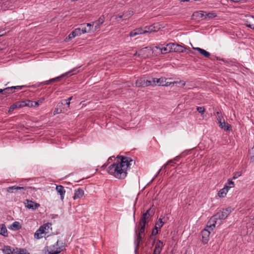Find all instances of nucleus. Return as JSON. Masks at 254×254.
<instances>
[{
  "mask_svg": "<svg viewBox=\"0 0 254 254\" xmlns=\"http://www.w3.org/2000/svg\"><path fill=\"white\" fill-rule=\"evenodd\" d=\"M116 162L109 166L108 173L118 179H124L127 174L133 160L128 157L118 156Z\"/></svg>",
  "mask_w": 254,
  "mask_h": 254,
  "instance_id": "1",
  "label": "nucleus"
},
{
  "mask_svg": "<svg viewBox=\"0 0 254 254\" xmlns=\"http://www.w3.org/2000/svg\"><path fill=\"white\" fill-rule=\"evenodd\" d=\"M229 190L224 186V188L221 189L218 192V195L220 197H224L226 196Z\"/></svg>",
  "mask_w": 254,
  "mask_h": 254,
  "instance_id": "26",
  "label": "nucleus"
},
{
  "mask_svg": "<svg viewBox=\"0 0 254 254\" xmlns=\"http://www.w3.org/2000/svg\"><path fill=\"white\" fill-rule=\"evenodd\" d=\"M72 97H70L69 98H68V99L65 100V101H66V104L69 106V105H70V100L72 99Z\"/></svg>",
  "mask_w": 254,
  "mask_h": 254,
  "instance_id": "49",
  "label": "nucleus"
},
{
  "mask_svg": "<svg viewBox=\"0 0 254 254\" xmlns=\"http://www.w3.org/2000/svg\"><path fill=\"white\" fill-rule=\"evenodd\" d=\"M153 214L154 212L151 208L148 209L142 215V216L139 221V223L146 224L151 220Z\"/></svg>",
  "mask_w": 254,
  "mask_h": 254,
  "instance_id": "9",
  "label": "nucleus"
},
{
  "mask_svg": "<svg viewBox=\"0 0 254 254\" xmlns=\"http://www.w3.org/2000/svg\"><path fill=\"white\" fill-rule=\"evenodd\" d=\"M169 52H173V43H170L167 44Z\"/></svg>",
  "mask_w": 254,
  "mask_h": 254,
  "instance_id": "46",
  "label": "nucleus"
},
{
  "mask_svg": "<svg viewBox=\"0 0 254 254\" xmlns=\"http://www.w3.org/2000/svg\"><path fill=\"white\" fill-rule=\"evenodd\" d=\"M233 209L231 207H227L225 209H223L220 211L218 212L215 215L218 218L219 220H224L232 212Z\"/></svg>",
  "mask_w": 254,
  "mask_h": 254,
  "instance_id": "8",
  "label": "nucleus"
},
{
  "mask_svg": "<svg viewBox=\"0 0 254 254\" xmlns=\"http://www.w3.org/2000/svg\"><path fill=\"white\" fill-rule=\"evenodd\" d=\"M145 79L144 78H140L138 79L135 82V84L136 86L138 87H142L144 86V83H145Z\"/></svg>",
  "mask_w": 254,
  "mask_h": 254,
  "instance_id": "35",
  "label": "nucleus"
},
{
  "mask_svg": "<svg viewBox=\"0 0 254 254\" xmlns=\"http://www.w3.org/2000/svg\"><path fill=\"white\" fill-rule=\"evenodd\" d=\"M158 233V229H156L155 227L154 229H153L151 233V235H156Z\"/></svg>",
  "mask_w": 254,
  "mask_h": 254,
  "instance_id": "47",
  "label": "nucleus"
},
{
  "mask_svg": "<svg viewBox=\"0 0 254 254\" xmlns=\"http://www.w3.org/2000/svg\"><path fill=\"white\" fill-rule=\"evenodd\" d=\"M25 87V86H24V85L11 86L12 90H14V91L16 89V90H21Z\"/></svg>",
  "mask_w": 254,
  "mask_h": 254,
  "instance_id": "44",
  "label": "nucleus"
},
{
  "mask_svg": "<svg viewBox=\"0 0 254 254\" xmlns=\"http://www.w3.org/2000/svg\"><path fill=\"white\" fill-rule=\"evenodd\" d=\"M164 246V244L162 241L160 240H157L155 244L153 254H160Z\"/></svg>",
  "mask_w": 254,
  "mask_h": 254,
  "instance_id": "13",
  "label": "nucleus"
},
{
  "mask_svg": "<svg viewBox=\"0 0 254 254\" xmlns=\"http://www.w3.org/2000/svg\"><path fill=\"white\" fill-rule=\"evenodd\" d=\"M83 190L81 188H78L75 190L73 198L74 200L80 198L83 195Z\"/></svg>",
  "mask_w": 254,
  "mask_h": 254,
  "instance_id": "18",
  "label": "nucleus"
},
{
  "mask_svg": "<svg viewBox=\"0 0 254 254\" xmlns=\"http://www.w3.org/2000/svg\"><path fill=\"white\" fill-rule=\"evenodd\" d=\"M163 80H164L163 78H154L153 79V81L154 84H155V83L156 82L159 85L165 86H168L171 84H177V83H179L181 84V86L182 87H184L186 84L185 82H184V81L180 80L179 81H176L170 82V81H166L167 80L166 79H165V80L164 81H163Z\"/></svg>",
  "mask_w": 254,
  "mask_h": 254,
  "instance_id": "6",
  "label": "nucleus"
},
{
  "mask_svg": "<svg viewBox=\"0 0 254 254\" xmlns=\"http://www.w3.org/2000/svg\"><path fill=\"white\" fill-rule=\"evenodd\" d=\"M216 16L217 14L214 12H206V14H205V20H210L216 17Z\"/></svg>",
  "mask_w": 254,
  "mask_h": 254,
  "instance_id": "33",
  "label": "nucleus"
},
{
  "mask_svg": "<svg viewBox=\"0 0 254 254\" xmlns=\"http://www.w3.org/2000/svg\"><path fill=\"white\" fill-rule=\"evenodd\" d=\"M163 27L159 23H154L150 26H146L143 28V30L144 31V34L146 33H151L153 32L158 31Z\"/></svg>",
  "mask_w": 254,
  "mask_h": 254,
  "instance_id": "10",
  "label": "nucleus"
},
{
  "mask_svg": "<svg viewBox=\"0 0 254 254\" xmlns=\"http://www.w3.org/2000/svg\"><path fill=\"white\" fill-rule=\"evenodd\" d=\"M106 165L105 164H104L102 167L104 169L106 167Z\"/></svg>",
  "mask_w": 254,
  "mask_h": 254,
  "instance_id": "53",
  "label": "nucleus"
},
{
  "mask_svg": "<svg viewBox=\"0 0 254 254\" xmlns=\"http://www.w3.org/2000/svg\"><path fill=\"white\" fill-rule=\"evenodd\" d=\"M22 105H23V107L28 106L29 107H36L34 106L35 102L32 101L26 100L24 101H21Z\"/></svg>",
  "mask_w": 254,
  "mask_h": 254,
  "instance_id": "31",
  "label": "nucleus"
},
{
  "mask_svg": "<svg viewBox=\"0 0 254 254\" xmlns=\"http://www.w3.org/2000/svg\"><path fill=\"white\" fill-rule=\"evenodd\" d=\"M189 0H181V1H188Z\"/></svg>",
  "mask_w": 254,
  "mask_h": 254,
  "instance_id": "54",
  "label": "nucleus"
},
{
  "mask_svg": "<svg viewBox=\"0 0 254 254\" xmlns=\"http://www.w3.org/2000/svg\"><path fill=\"white\" fill-rule=\"evenodd\" d=\"M39 206L40 204L39 203L33 202L32 201H30V203H28L27 205L28 208L32 209L33 210L37 209Z\"/></svg>",
  "mask_w": 254,
  "mask_h": 254,
  "instance_id": "32",
  "label": "nucleus"
},
{
  "mask_svg": "<svg viewBox=\"0 0 254 254\" xmlns=\"http://www.w3.org/2000/svg\"><path fill=\"white\" fill-rule=\"evenodd\" d=\"M85 26V27L86 29L87 33L94 32H95L93 23H83Z\"/></svg>",
  "mask_w": 254,
  "mask_h": 254,
  "instance_id": "29",
  "label": "nucleus"
},
{
  "mask_svg": "<svg viewBox=\"0 0 254 254\" xmlns=\"http://www.w3.org/2000/svg\"><path fill=\"white\" fill-rule=\"evenodd\" d=\"M0 235L4 237L7 236V231L5 225L4 224H0Z\"/></svg>",
  "mask_w": 254,
  "mask_h": 254,
  "instance_id": "27",
  "label": "nucleus"
},
{
  "mask_svg": "<svg viewBox=\"0 0 254 254\" xmlns=\"http://www.w3.org/2000/svg\"><path fill=\"white\" fill-rule=\"evenodd\" d=\"M84 24H81L79 27L75 28L71 33H70L68 37L66 38V41H69L76 36H80L81 35L87 33V30L85 27Z\"/></svg>",
  "mask_w": 254,
  "mask_h": 254,
  "instance_id": "3",
  "label": "nucleus"
},
{
  "mask_svg": "<svg viewBox=\"0 0 254 254\" xmlns=\"http://www.w3.org/2000/svg\"><path fill=\"white\" fill-rule=\"evenodd\" d=\"M155 48L159 50V51L162 54H165L170 53L167 44L164 46L163 45L155 46Z\"/></svg>",
  "mask_w": 254,
  "mask_h": 254,
  "instance_id": "21",
  "label": "nucleus"
},
{
  "mask_svg": "<svg viewBox=\"0 0 254 254\" xmlns=\"http://www.w3.org/2000/svg\"><path fill=\"white\" fill-rule=\"evenodd\" d=\"M26 189L25 187H18L16 186H13L11 187H8L6 189L7 192L9 193H13L15 191H17L18 190H25Z\"/></svg>",
  "mask_w": 254,
  "mask_h": 254,
  "instance_id": "20",
  "label": "nucleus"
},
{
  "mask_svg": "<svg viewBox=\"0 0 254 254\" xmlns=\"http://www.w3.org/2000/svg\"><path fill=\"white\" fill-rule=\"evenodd\" d=\"M23 107V105H22L21 102H18L15 104H12L9 108L8 112H12L14 109L18 108Z\"/></svg>",
  "mask_w": 254,
  "mask_h": 254,
  "instance_id": "28",
  "label": "nucleus"
},
{
  "mask_svg": "<svg viewBox=\"0 0 254 254\" xmlns=\"http://www.w3.org/2000/svg\"><path fill=\"white\" fill-rule=\"evenodd\" d=\"M193 49L197 51L200 54L203 55L205 57H209L210 56V53L205 50L201 49L200 48L196 47L194 48L193 47Z\"/></svg>",
  "mask_w": 254,
  "mask_h": 254,
  "instance_id": "25",
  "label": "nucleus"
},
{
  "mask_svg": "<svg viewBox=\"0 0 254 254\" xmlns=\"http://www.w3.org/2000/svg\"><path fill=\"white\" fill-rule=\"evenodd\" d=\"M110 160H112V157H110L108 159V161H109Z\"/></svg>",
  "mask_w": 254,
  "mask_h": 254,
  "instance_id": "57",
  "label": "nucleus"
},
{
  "mask_svg": "<svg viewBox=\"0 0 254 254\" xmlns=\"http://www.w3.org/2000/svg\"><path fill=\"white\" fill-rule=\"evenodd\" d=\"M197 111L200 113H203L205 110L204 107H197L196 108Z\"/></svg>",
  "mask_w": 254,
  "mask_h": 254,
  "instance_id": "45",
  "label": "nucleus"
},
{
  "mask_svg": "<svg viewBox=\"0 0 254 254\" xmlns=\"http://www.w3.org/2000/svg\"><path fill=\"white\" fill-rule=\"evenodd\" d=\"M144 34V31L143 30V28L139 27L136 28L132 31H130L129 34V36L130 37H133L136 36L138 35L143 34Z\"/></svg>",
  "mask_w": 254,
  "mask_h": 254,
  "instance_id": "14",
  "label": "nucleus"
},
{
  "mask_svg": "<svg viewBox=\"0 0 254 254\" xmlns=\"http://www.w3.org/2000/svg\"><path fill=\"white\" fill-rule=\"evenodd\" d=\"M3 92H4V89H0V93L3 94Z\"/></svg>",
  "mask_w": 254,
  "mask_h": 254,
  "instance_id": "50",
  "label": "nucleus"
},
{
  "mask_svg": "<svg viewBox=\"0 0 254 254\" xmlns=\"http://www.w3.org/2000/svg\"><path fill=\"white\" fill-rule=\"evenodd\" d=\"M56 190L58 193L60 195V198L63 200L65 193V190L64 187L62 185H58L56 186Z\"/></svg>",
  "mask_w": 254,
  "mask_h": 254,
  "instance_id": "15",
  "label": "nucleus"
},
{
  "mask_svg": "<svg viewBox=\"0 0 254 254\" xmlns=\"http://www.w3.org/2000/svg\"><path fill=\"white\" fill-rule=\"evenodd\" d=\"M243 21L248 27L254 29V16L250 15H246Z\"/></svg>",
  "mask_w": 254,
  "mask_h": 254,
  "instance_id": "11",
  "label": "nucleus"
},
{
  "mask_svg": "<svg viewBox=\"0 0 254 254\" xmlns=\"http://www.w3.org/2000/svg\"><path fill=\"white\" fill-rule=\"evenodd\" d=\"M221 220H219L217 216L215 214L212 216L208 221L206 227L208 228L210 230H213L217 224L219 226L221 224Z\"/></svg>",
  "mask_w": 254,
  "mask_h": 254,
  "instance_id": "7",
  "label": "nucleus"
},
{
  "mask_svg": "<svg viewBox=\"0 0 254 254\" xmlns=\"http://www.w3.org/2000/svg\"><path fill=\"white\" fill-rule=\"evenodd\" d=\"M225 186L229 190L231 188L234 187V183L231 180H228Z\"/></svg>",
  "mask_w": 254,
  "mask_h": 254,
  "instance_id": "37",
  "label": "nucleus"
},
{
  "mask_svg": "<svg viewBox=\"0 0 254 254\" xmlns=\"http://www.w3.org/2000/svg\"><path fill=\"white\" fill-rule=\"evenodd\" d=\"M242 175V173L240 171L236 172L234 173V175L233 177V179H236L240 176Z\"/></svg>",
  "mask_w": 254,
  "mask_h": 254,
  "instance_id": "43",
  "label": "nucleus"
},
{
  "mask_svg": "<svg viewBox=\"0 0 254 254\" xmlns=\"http://www.w3.org/2000/svg\"><path fill=\"white\" fill-rule=\"evenodd\" d=\"M154 78H153L151 80H147V79H145V83H144V86H150V85H152V86H154V85H156V84H157V83H155V84H154L153 83V79Z\"/></svg>",
  "mask_w": 254,
  "mask_h": 254,
  "instance_id": "38",
  "label": "nucleus"
},
{
  "mask_svg": "<svg viewBox=\"0 0 254 254\" xmlns=\"http://www.w3.org/2000/svg\"><path fill=\"white\" fill-rule=\"evenodd\" d=\"M2 252L4 254H13L14 250H12L10 246H4L2 249Z\"/></svg>",
  "mask_w": 254,
  "mask_h": 254,
  "instance_id": "30",
  "label": "nucleus"
},
{
  "mask_svg": "<svg viewBox=\"0 0 254 254\" xmlns=\"http://www.w3.org/2000/svg\"><path fill=\"white\" fill-rule=\"evenodd\" d=\"M136 241H137V246H138L139 243L138 244L137 239H136V241H135V242H136Z\"/></svg>",
  "mask_w": 254,
  "mask_h": 254,
  "instance_id": "55",
  "label": "nucleus"
},
{
  "mask_svg": "<svg viewBox=\"0 0 254 254\" xmlns=\"http://www.w3.org/2000/svg\"><path fill=\"white\" fill-rule=\"evenodd\" d=\"M8 228L13 231H16L20 229L21 228V226L20 223L18 221L14 222Z\"/></svg>",
  "mask_w": 254,
  "mask_h": 254,
  "instance_id": "22",
  "label": "nucleus"
},
{
  "mask_svg": "<svg viewBox=\"0 0 254 254\" xmlns=\"http://www.w3.org/2000/svg\"><path fill=\"white\" fill-rule=\"evenodd\" d=\"M145 51V50L144 49H141L139 50L138 52H136L134 54V56L135 57H140L141 55H142Z\"/></svg>",
  "mask_w": 254,
  "mask_h": 254,
  "instance_id": "42",
  "label": "nucleus"
},
{
  "mask_svg": "<svg viewBox=\"0 0 254 254\" xmlns=\"http://www.w3.org/2000/svg\"><path fill=\"white\" fill-rule=\"evenodd\" d=\"M52 224L47 223L41 225L34 234V238L36 239H40L50 233V231L52 230Z\"/></svg>",
  "mask_w": 254,
  "mask_h": 254,
  "instance_id": "2",
  "label": "nucleus"
},
{
  "mask_svg": "<svg viewBox=\"0 0 254 254\" xmlns=\"http://www.w3.org/2000/svg\"><path fill=\"white\" fill-rule=\"evenodd\" d=\"M64 244L61 241H57L56 244L49 247V254H58L63 251Z\"/></svg>",
  "mask_w": 254,
  "mask_h": 254,
  "instance_id": "4",
  "label": "nucleus"
},
{
  "mask_svg": "<svg viewBox=\"0 0 254 254\" xmlns=\"http://www.w3.org/2000/svg\"><path fill=\"white\" fill-rule=\"evenodd\" d=\"M215 115L216 116L217 120L218 121V123H220V122H222L223 120H224L221 114L219 112H217L216 113Z\"/></svg>",
  "mask_w": 254,
  "mask_h": 254,
  "instance_id": "40",
  "label": "nucleus"
},
{
  "mask_svg": "<svg viewBox=\"0 0 254 254\" xmlns=\"http://www.w3.org/2000/svg\"><path fill=\"white\" fill-rule=\"evenodd\" d=\"M209 229L208 228L206 227V228L201 231L202 242L204 244H207L209 240L210 231Z\"/></svg>",
  "mask_w": 254,
  "mask_h": 254,
  "instance_id": "12",
  "label": "nucleus"
},
{
  "mask_svg": "<svg viewBox=\"0 0 254 254\" xmlns=\"http://www.w3.org/2000/svg\"><path fill=\"white\" fill-rule=\"evenodd\" d=\"M139 225L140 226V229L139 230L138 234H137L138 244L141 241L142 238L141 235L144 232L146 224L141 223H139Z\"/></svg>",
  "mask_w": 254,
  "mask_h": 254,
  "instance_id": "19",
  "label": "nucleus"
},
{
  "mask_svg": "<svg viewBox=\"0 0 254 254\" xmlns=\"http://www.w3.org/2000/svg\"><path fill=\"white\" fill-rule=\"evenodd\" d=\"M133 11L128 10L124 13L123 15H118L117 16V19H122L123 20H127L133 15Z\"/></svg>",
  "mask_w": 254,
  "mask_h": 254,
  "instance_id": "17",
  "label": "nucleus"
},
{
  "mask_svg": "<svg viewBox=\"0 0 254 254\" xmlns=\"http://www.w3.org/2000/svg\"><path fill=\"white\" fill-rule=\"evenodd\" d=\"M164 224L165 222L163 221V219L160 217L156 222L155 227L159 230L163 227Z\"/></svg>",
  "mask_w": 254,
  "mask_h": 254,
  "instance_id": "34",
  "label": "nucleus"
},
{
  "mask_svg": "<svg viewBox=\"0 0 254 254\" xmlns=\"http://www.w3.org/2000/svg\"><path fill=\"white\" fill-rule=\"evenodd\" d=\"M155 243V238H154L153 239V243H152V245H154Z\"/></svg>",
  "mask_w": 254,
  "mask_h": 254,
  "instance_id": "52",
  "label": "nucleus"
},
{
  "mask_svg": "<svg viewBox=\"0 0 254 254\" xmlns=\"http://www.w3.org/2000/svg\"><path fill=\"white\" fill-rule=\"evenodd\" d=\"M45 100L44 97L40 98L39 100H38L37 101H34V106H36V107H38L40 105L42 104L44 101Z\"/></svg>",
  "mask_w": 254,
  "mask_h": 254,
  "instance_id": "39",
  "label": "nucleus"
},
{
  "mask_svg": "<svg viewBox=\"0 0 254 254\" xmlns=\"http://www.w3.org/2000/svg\"><path fill=\"white\" fill-rule=\"evenodd\" d=\"M103 22V19L101 18H100L98 20L96 21L93 23L95 31L99 30L101 25L102 24Z\"/></svg>",
  "mask_w": 254,
  "mask_h": 254,
  "instance_id": "24",
  "label": "nucleus"
},
{
  "mask_svg": "<svg viewBox=\"0 0 254 254\" xmlns=\"http://www.w3.org/2000/svg\"><path fill=\"white\" fill-rule=\"evenodd\" d=\"M76 70H77L76 68H74L71 69L70 70L65 72V73L62 74V75H61L60 76L52 78V79L47 80L45 82H41V83H40V85L49 84L53 82L59 81L62 78H63L64 76H71V75L75 74L77 72V71H76Z\"/></svg>",
  "mask_w": 254,
  "mask_h": 254,
  "instance_id": "5",
  "label": "nucleus"
},
{
  "mask_svg": "<svg viewBox=\"0 0 254 254\" xmlns=\"http://www.w3.org/2000/svg\"><path fill=\"white\" fill-rule=\"evenodd\" d=\"M15 92L13 90L11 87H6L4 89L3 95H8Z\"/></svg>",
  "mask_w": 254,
  "mask_h": 254,
  "instance_id": "36",
  "label": "nucleus"
},
{
  "mask_svg": "<svg viewBox=\"0 0 254 254\" xmlns=\"http://www.w3.org/2000/svg\"><path fill=\"white\" fill-rule=\"evenodd\" d=\"M17 254H29L27 253L26 250L24 249H20Z\"/></svg>",
  "mask_w": 254,
  "mask_h": 254,
  "instance_id": "48",
  "label": "nucleus"
},
{
  "mask_svg": "<svg viewBox=\"0 0 254 254\" xmlns=\"http://www.w3.org/2000/svg\"><path fill=\"white\" fill-rule=\"evenodd\" d=\"M2 31H0V37L4 35L3 33H2Z\"/></svg>",
  "mask_w": 254,
  "mask_h": 254,
  "instance_id": "51",
  "label": "nucleus"
},
{
  "mask_svg": "<svg viewBox=\"0 0 254 254\" xmlns=\"http://www.w3.org/2000/svg\"><path fill=\"white\" fill-rule=\"evenodd\" d=\"M2 8H3V9L4 10H5L6 9V7H2Z\"/></svg>",
  "mask_w": 254,
  "mask_h": 254,
  "instance_id": "56",
  "label": "nucleus"
},
{
  "mask_svg": "<svg viewBox=\"0 0 254 254\" xmlns=\"http://www.w3.org/2000/svg\"><path fill=\"white\" fill-rule=\"evenodd\" d=\"M197 13L200 15V17L202 19H204V20L206 19L205 14H206V11L200 10V11L197 12Z\"/></svg>",
  "mask_w": 254,
  "mask_h": 254,
  "instance_id": "41",
  "label": "nucleus"
},
{
  "mask_svg": "<svg viewBox=\"0 0 254 254\" xmlns=\"http://www.w3.org/2000/svg\"><path fill=\"white\" fill-rule=\"evenodd\" d=\"M218 124L219 127L224 129L225 130H229L231 128V126L228 124H226L224 120L218 123Z\"/></svg>",
  "mask_w": 254,
  "mask_h": 254,
  "instance_id": "23",
  "label": "nucleus"
},
{
  "mask_svg": "<svg viewBox=\"0 0 254 254\" xmlns=\"http://www.w3.org/2000/svg\"><path fill=\"white\" fill-rule=\"evenodd\" d=\"M186 48L182 45L173 43V52L183 53L185 51Z\"/></svg>",
  "mask_w": 254,
  "mask_h": 254,
  "instance_id": "16",
  "label": "nucleus"
}]
</instances>
